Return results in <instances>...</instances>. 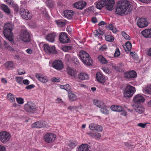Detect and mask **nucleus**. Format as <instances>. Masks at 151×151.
Here are the masks:
<instances>
[{
    "label": "nucleus",
    "mask_w": 151,
    "mask_h": 151,
    "mask_svg": "<svg viewBox=\"0 0 151 151\" xmlns=\"http://www.w3.org/2000/svg\"><path fill=\"white\" fill-rule=\"evenodd\" d=\"M125 51L128 52L132 48V44L130 42H128L126 43L125 47H124Z\"/></svg>",
    "instance_id": "obj_31"
},
{
    "label": "nucleus",
    "mask_w": 151,
    "mask_h": 151,
    "mask_svg": "<svg viewBox=\"0 0 151 151\" xmlns=\"http://www.w3.org/2000/svg\"><path fill=\"white\" fill-rule=\"evenodd\" d=\"M68 96L69 99L71 101H73L76 100V96L71 92L69 91L68 92Z\"/></svg>",
    "instance_id": "obj_30"
},
{
    "label": "nucleus",
    "mask_w": 151,
    "mask_h": 151,
    "mask_svg": "<svg viewBox=\"0 0 151 151\" xmlns=\"http://www.w3.org/2000/svg\"><path fill=\"white\" fill-rule=\"evenodd\" d=\"M97 47L99 48V49L100 51H104L107 48V46L106 45H104L101 46L100 44H98Z\"/></svg>",
    "instance_id": "obj_35"
},
{
    "label": "nucleus",
    "mask_w": 151,
    "mask_h": 151,
    "mask_svg": "<svg viewBox=\"0 0 151 151\" xmlns=\"http://www.w3.org/2000/svg\"><path fill=\"white\" fill-rule=\"evenodd\" d=\"M7 99L11 102H14L15 101V97L11 93H8L7 95Z\"/></svg>",
    "instance_id": "obj_33"
},
{
    "label": "nucleus",
    "mask_w": 151,
    "mask_h": 151,
    "mask_svg": "<svg viewBox=\"0 0 151 151\" xmlns=\"http://www.w3.org/2000/svg\"><path fill=\"white\" fill-rule=\"evenodd\" d=\"M29 83V81L27 79L24 80L22 81V84L23 83L26 85H28Z\"/></svg>",
    "instance_id": "obj_58"
},
{
    "label": "nucleus",
    "mask_w": 151,
    "mask_h": 151,
    "mask_svg": "<svg viewBox=\"0 0 151 151\" xmlns=\"http://www.w3.org/2000/svg\"><path fill=\"white\" fill-rule=\"evenodd\" d=\"M20 38L24 42H29L30 40V37L29 33L26 30H22L20 35Z\"/></svg>",
    "instance_id": "obj_7"
},
{
    "label": "nucleus",
    "mask_w": 151,
    "mask_h": 151,
    "mask_svg": "<svg viewBox=\"0 0 151 151\" xmlns=\"http://www.w3.org/2000/svg\"><path fill=\"white\" fill-rule=\"evenodd\" d=\"M103 130V128L102 127L98 125H96L95 127V130L98 132H101Z\"/></svg>",
    "instance_id": "obj_50"
},
{
    "label": "nucleus",
    "mask_w": 151,
    "mask_h": 151,
    "mask_svg": "<svg viewBox=\"0 0 151 151\" xmlns=\"http://www.w3.org/2000/svg\"><path fill=\"white\" fill-rule=\"evenodd\" d=\"M25 110L27 112L34 113L36 110L35 104L31 102H28L24 107Z\"/></svg>",
    "instance_id": "obj_6"
},
{
    "label": "nucleus",
    "mask_w": 151,
    "mask_h": 151,
    "mask_svg": "<svg viewBox=\"0 0 151 151\" xmlns=\"http://www.w3.org/2000/svg\"><path fill=\"white\" fill-rule=\"evenodd\" d=\"M13 28V25L9 23H5L3 27V33L4 36L12 43L13 42V39L12 38L13 33L12 32Z\"/></svg>",
    "instance_id": "obj_3"
},
{
    "label": "nucleus",
    "mask_w": 151,
    "mask_h": 151,
    "mask_svg": "<svg viewBox=\"0 0 151 151\" xmlns=\"http://www.w3.org/2000/svg\"><path fill=\"white\" fill-rule=\"evenodd\" d=\"M98 59L100 62L103 64H106L107 63L106 59L101 55H99L98 57Z\"/></svg>",
    "instance_id": "obj_34"
},
{
    "label": "nucleus",
    "mask_w": 151,
    "mask_h": 151,
    "mask_svg": "<svg viewBox=\"0 0 151 151\" xmlns=\"http://www.w3.org/2000/svg\"><path fill=\"white\" fill-rule=\"evenodd\" d=\"M86 4L85 1H82L77 2L74 4V6L77 9H82Z\"/></svg>",
    "instance_id": "obj_17"
},
{
    "label": "nucleus",
    "mask_w": 151,
    "mask_h": 151,
    "mask_svg": "<svg viewBox=\"0 0 151 151\" xmlns=\"http://www.w3.org/2000/svg\"><path fill=\"white\" fill-rule=\"evenodd\" d=\"M79 56L80 60L85 64L88 65H91L93 61L89 55L86 52L81 50L79 52Z\"/></svg>",
    "instance_id": "obj_4"
},
{
    "label": "nucleus",
    "mask_w": 151,
    "mask_h": 151,
    "mask_svg": "<svg viewBox=\"0 0 151 151\" xmlns=\"http://www.w3.org/2000/svg\"><path fill=\"white\" fill-rule=\"evenodd\" d=\"M117 106L112 105L111 106L110 108L113 111H116Z\"/></svg>",
    "instance_id": "obj_63"
},
{
    "label": "nucleus",
    "mask_w": 151,
    "mask_h": 151,
    "mask_svg": "<svg viewBox=\"0 0 151 151\" xmlns=\"http://www.w3.org/2000/svg\"><path fill=\"white\" fill-rule=\"evenodd\" d=\"M59 79L58 78H56L55 77H53L52 78V81L53 82H58L59 81Z\"/></svg>",
    "instance_id": "obj_64"
},
{
    "label": "nucleus",
    "mask_w": 151,
    "mask_h": 151,
    "mask_svg": "<svg viewBox=\"0 0 151 151\" xmlns=\"http://www.w3.org/2000/svg\"><path fill=\"white\" fill-rule=\"evenodd\" d=\"M67 72L68 75L74 77H75L77 73L76 70L70 67L67 68Z\"/></svg>",
    "instance_id": "obj_27"
},
{
    "label": "nucleus",
    "mask_w": 151,
    "mask_h": 151,
    "mask_svg": "<svg viewBox=\"0 0 151 151\" xmlns=\"http://www.w3.org/2000/svg\"><path fill=\"white\" fill-rule=\"evenodd\" d=\"M17 82L20 84H22L23 78L21 77H17L15 78Z\"/></svg>",
    "instance_id": "obj_47"
},
{
    "label": "nucleus",
    "mask_w": 151,
    "mask_h": 151,
    "mask_svg": "<svg viewBox=\"0 0 151 151\" xmlns=\"http://www.w3.org/2000/svg\"><path fill=\"white\" fill-rule=\"evenodd\" d=\"M43 47L44 50L47 53L55 54L57 52L55 47L53 46H49L48 44H46L43 45Z\"/></svg>",
    "instance_id": "obj_9"
},
{
    "label": "nucleus",
    "mask_w": 151,
    "mask_h": 151,
    "mask_svg": "<svg viewBox=\"0 0 151 151\" xmlns=\"http://www.w3.org/2000/svg\"><path fill=\"white\" fill-rule=\"evenodd\" d=\"M41 13L44 16V17H45L46 19H48V15L47 14L45 10V8H42V9L41 11Z\"/></svg>",
    "instance_id": "obj_44"
},
{
    "label": "nucleus",
    "mask_w": 151,
    "mask_h": 151,
    "mask_svg": "<svg viewBox=\"0 0 151 151\" xmlns=\"http://www.w3.org/2000/svg\"><path fill=\"white\" fill-rule=\"evenodd\" d=\"M45 125L44 122L41 121H38L35 122L31 125L32 127V128H40L45 127Z\"/></svg>",
    "instance_id": "obj_22"
},
{
    "label": "nucleus",
    "mask_w": 151,
    "mask_h": 151,
    "mask_svg": "<svg viewBox=\"0 0 151 151\" xmlns=\"http://www.w3.org/2000/svg\"><path fill=\"white\" fill-rule=\"evenodd\" d=\"M141 34L146 38L151 37V29H146L141 32Z\"/></svg>",
    "instance_id": "obj_24"
},
{
    "label": "nucleus",
    "mask_w": 151,
    "mask_h": 151,
    "mask_svg": "<svg viewBox=\"0 0 151 151\" xmlns=\"http://www.w3.org/2000/svg\"><path fill=\"white\" fill-rule=\"evenodd\" d=\"M11 6L13 8L14 12L17 13L18 12L19 7L18 5L15 3H12Z\"/></svg>",
    "instance_id": "obj_37"
},
{
    "label": "nucleus",
    "mask_w": 151,
    "mask_h": 151,
    "mask_svg": "<svg viewBox=\"0 0 151 151\" xmlns=\"http://www.w3.org/2000/svg\"><path fill=\"white\" fill-rule=\"evenodd\" d=\"M132 9V4L127 1H120L118 2L116 13L119 15L128 14Z\"/></svg>",
    "instance_id": "obj_1"
},
{
    "label": "nucleus",
    "mask_w": 151,
    "mask_h": 151,
    "mask_svg": "<svg viewBox=\"0 0 151 151\" xmlns=\"http://www.w3.org/2000/svg\"><path fill=\"white\" fill-rule=\"evenodd\" d=\"M146 125V123H139L138 124V126L142 127V128H144Z\"/></svg>",
    "instance_id": "obj_60"
},
{
    "label": "nucleus",
    "mask_w": 151,
    "mask_h": 151,
    "mask_svg": "<svg viewBox=\"0 0 151 151\" xmlns=\"http://www.w3.org/2000/svg\"><path fill=\"white\" fill-rule=\"evenodd\" d=\"M46 4L47 6L50 7H52L53 6V3L51 0H47Z\"/></svg>",
    "instance_id": "obj_41"
},
{
    "label": "nucleus",
    "mask_w": 151,
    "mask_h": 151,
    "mask_svg": "<svg viewBox=\"0 0 151 151\" xmlns=\"http://www.w3.org/2000/svg\"><path fill=\"white\" fill-rule=\"evenodd\" d=\"M72 47L70 46H65L63 47V50L65 52L71 50Z\"/></svg>",
    "instance_id": "obj_45"
},
{
    "label": "nucleus",
    "mask_w": 151,
    "mask_h": 151,
    "mask_svg": "<svg viewBox=\"0 0 151 151\" xmlns=\"http://www.w3.org/2000/svg\"><path fill=\"white\" fill-rule=\"evenodd\" d=\"M106 40L109 42H112L114 40V37L111 36L106 35L105 37Z\"/></svg>",
    "instance_id": "obj_43"
},
{
    "label": "nucleus",
    "mask_w": 151,
    "mask_h": 151,
    "mask_svg": "<svg viewBox=\"0 0 151 151\" xmlns=\"http://www.w3.org/2000/svg\"><path fill=\"white\" fill-rule=\"evenodd\" d=\"M94 34L95 36L97 37H99V36L102 35V34L99 33V32L97 30H96L94 32Z\"/></svg>",
    "instance_id": "obj_53"
},
{
    "label": "nucleus",
    "mask_w": 151,
    "mask_h": 151,
    "mask_svg": "<svg viewBox=\"0 0 151 151\" xmlns=\"http://www.w3.org/2000/svg\"><path fill=\"white\" fill-rule=\"evenodd\" d=\"M10 138V135L9 133L6 132H0V139L1 141L4 142L5 141H8Z\"/></svg>",
    "instance_id": "obj_12"
},
{
    "label": "nucleus",
    "mask_w": 151,
    "mask_h": 151,
    "mask_svg": "<svg viewBox=\"0 0 151 151\" xmlns=\"http://www.w3.org/2000/svg\"><path fill=\"white\" fill-rule=\"evenodd\" d=\"M35 77L39 81L42 83H45L48 81L47 77L40 73H36Z\"/></svg>",
    "instance_id": "obj_16"
},
{
    "label": "nucleus",
    "mask_w": 151,
    "mask_h": 151,
    "mask_svg": "<svg viewBox=\"0 0 151 151\" xmlns=\"http://www.w3.org/2000/svg\"><path fill=\"white\" fill-rule=\"evenodd\" d=\"M102 69L103 71L106 73L109 74L110 73L109 69L107 68L104 67L102 68Z\"/></svg>",
    "instance_id": "obj_54"
},
{
    "label": "nucleus",
    "mask_w": 151,
    "mask_h": 151,
    "mask_svg": "<svg viewBox=\"0 0 151 151\" xmlns=\"http://www.w3.org/2000/svg\"><path fill=\"white\" fill-rule=\"evenodd\" d=\"M101 135L100 133L97 132L95 133L94 138L95 139H97L100 137Z\"/></svg>",
    "instance_id": "obj_56"
},
{
    "label": "nucleus",
    "mask_w": 151,
    "mask_h": 151,
    "mask_svg": "<svg viewBox=\"0 0 151 151\" xmlns=\"http://www.w3.org/2000/svg\"><path fill=\"white\" fill-rule=\"evenodd\" d=\"M5 67L8 68H10L13 67L14 64L12 62L8 61L5 64Z\"/></svg>",
    "instance_id": "obj_38"
},
{
    "label": "nucleus",
    "mask_w": 151,
    "mask_h": 151,
    "mask_svg": "<svg viewBox=\"0 0 151 151\" xmlns=\"http://www.w3.org/2000/svg\"><path fill=\"white\" fill-rule=\"evenodd\" d=\"M53 68L58 70H61L63 68V65L61 60H55L52 64Z\"/></svg>",
    "instance_id": "obj_14"
},
{
    "label": "nucleus",
    "mask_w": 151,
    "mask_h": 151,
    "mask_svg": "<svg viewBox=\"0 0 151 151\" xmlns=\"http://www.w3.org/2000/svg\"><path fill=\"white\" fill-rule=\"evenodd\" d=\"M55 36V33H51L47 35L45 38L46 40L49 42H52L54 41Z\"/></svg>",
    "instance_id": "obj_25"
},
{
    "label": "nucleus",
    "mask_w": 151,
    "mask_h": 151,
    "mask_svg": "<svg viewBox=\"0 0 151 151\" xmlns=\"http://www.w3.org/2000/svg\"><path fill=\"white\" fill-rule=\"evenodd\" d=\"M145 100L143 97L140 94H138L135 95L133 99V101L136 103H143Z\"/></svg>",
    "instance_id": "obj_15"
},
{
    "label": "nucleus",
    "mask_w": 151,
    "mask_h": 151,
    "mask_svg": "<svg viewBox=\"0 0 151 151\" xmlns=\"http://www.w3.org/2000/svg\"><path fill=\"white\" fill-rule=\"evenodd\" d=\"M135 91L136 89L134 87L130 85H128L124 92V96L127 99L131 97L132 96Z\"/></svg>",
    "instance_id": "obj_5"
},
{
    "label": "nucleus",
    "mask_w": 151,
    "mask_h": 151,
    "mask_svg": "<svg viewBox=\"0 0 151 151\" xmlns=\"http://www.w3.org/2000/svg\"><path fill=\"white\" fill-rule=\"evenodd\" d=\"M60 88L61 89H64L67 91L70 90L71 88V86L68 84L60 85Z\"/></svg>",
    "instance_id": "obj_39"
},
{
    "label": "nucleus",
    "mask_w": 151,
    "mask_h": 151,
    "mask_svg": "<svg viewBox=\"0 0 151 151\" xmlns=\"http://www.w3.org/2000/svg\"><path fill=\"white\" fill-rule=\"evenodd\" d=\"M0 7L6 14L8 15L11 14V10L6 5L4 4H2Z\"/></svg>",
    "instance_id": "obj_23"
},
{
    "label": "nucleus",
    "mask_w": 151,
    "mask_h": 151,
    "mask_svg": "<svg viewBox=\"0 0 151 151\" xmlns=\"http://www.w3.org/2000/svg\"><path fill=\"white\" fill-rule=\"evenodd\" d=\"M137 24L139 27L143 28L148 25V22L146 19L140 18L137 21Z\"/></svg>",
    "instance_id": "obj_10"
},
{
    "label": "nucleus",
    "mask_w": 151,
    "mask_h": 151,
    "mask_svg": "<svg viewBox=\"0 0 151 151\" xmlns=\"http://www.w3.org/2000/svg\"><path fill=\"white\" fill-rule=\"evenodd\" d=\"M26 52L28 54H31L33 53V50L30 48L27 49L26 50Z\"/></svg>",
    "instance_id": "obj_61"
},
{
    "label": "nucleus",
    "mask_w": 151,
    "mask_h": 151,
    "mask_svg": "<svg viewBox=\"0 0 151 151\" xmlns=\"http://www.w3.org/2000/svg\"><path fill=\"white\" fill-rule=\"evenodd\" d=\"M114 4V0H99L97 2L95 3L97 9H101L105 6L106 9L109 11L113 10Z\"/></svg>",
    "instance_id": "obj_2"
},
{
    "label": "nucleus",
    "mask_w": 151,
    "mask_h": 151,
    "mask_svg": "<svg viewBox=\"0 0 151 151\" xmlns=\"http://www.w3.org/2000/svg\"><path fill=\"white\" fill-rule=\"evenodd\" d=\"M18 74L19 75H21L25 73L24 71L22 69H19L18 70Z\"/></svg>",
    "instance_id": "obj_59"
},
{
    "label": "nucleus",
    "mask_w": 151,
    "mask_h": 151,
    "mask_svg": "<svg viewBox=\"0 0 151 151\" xmlns=\"http://www.w3.org/2000/svg\"><path fill=\"white\" fill-rule=\"evenodd\" d=\"M137 76L136 72L133 70L127 72L124 74V77L127 78H131L135 77Z\"/></svg>",
    "instance_id": "obj_18"
},
{
    "label": "nucleus",
    "mask_w": 151,
    "mask_h": 151,
    "mask_svg": "<svg viewBox=\"0 0 151 151\" xmlns=\"http://www.w3.org/2000/svg\"><path fill=\"white\" fill-rule=\"evenodd\" d=\"M133 107L136 112L139 114H143L145 111L144 108L141 105H133Z\"/></svg>",
    "instance_id": "obj_19"
},
{
    "label": "nucleus",
    "mask_w": 151,
    "mask_h": 151,
    "mask_svg": "<svg viewBox=\"0 0 151 151\" xmlns=\"http://www.w3.org/2000/svg\"><path fill=\"white\" fill-rule=\"evenodd\" d=\"M68 146L72 148H74L77 146L76 142H70L68 144Z\"/></svg>",
    "instance_id": "obj_46"
},
{
    "label": "nucleus",
    "mask_w": 151,
    "mask_h": 151,
    "mask_svg": "<svg viewBox=\"0 0 151 151\" xmlns=\"http://www.w3.org/2000/svg\"><path fill=\"white\" fill-rule=\"evenodd\" d=\"M60 42L63 43H67L69 42V39L67 34L66 33H61L59 35Z\"/></svg>",
    "instance_id": "obj_11"
},
{
    "label": "nucleus",
    "mask_w": 151,
    "mask_h": 151,
    "mask_svg": "<svg viewBox=\"0 0 151 151\" xmlns=\"http://www.w3.org/2000/svg\"><path fill=\"white\" fill-rule=\"evenodd\" d=\"M120 54L119 50L118 48L117 49L114 53L115 57H118Z\"/></svg>",
    "instance_id": "obj_52"
},
{
    "label": "nucleus",
    "mask_w": 151,
    "mask_h": 151,
    "mask_svg": "<svg viewBox=\"0 0 151 151\" xmlns=\"http://www.w3.org/2000/svg\"><path fill=\"white\" fill-rule=\"evenodd\" d=\"M20 13L21 17L24 19H29L32 17V14L28 10L24 8L20 9Z\"/></svg>",
    "instance_id": "obj_8"
},
{
    "label": "nucleus",
    "mask_w": 151,
    "mask_h": 151,
    "mask_svg": "<svg viewBox=\"0 0 151 151\" xmlns=\"http://www.w3.org/2000/svg\"><path fill=\"white\" fill-rule=\"evenodd\" d=\"M93 103L97 106L101 108L104 107L105 104L103 102L100 100H96L93 101Z\"/></svg>",
    "instance_id": "obj_28"
},
{
    "label": "nucleus",
    "mask_w": 151,
    "mask_h": 151,
    "mask_svg": "<svg viewBox=\"0 0 151 151\" xmlns=\"http://www.w3.org/2000/svg\"><path fill=\"white\" fill-rule=\"evenodd\" d=\"M96 124L93 123L90 124L89 125V128L91 130H95Z\"/></svg>",
    "instance_id": "obj_49"
},
{
    "label": "nucleus",
    "mask_w": 151,
    "mask_h": 151,
    "mask_svg": "<svg viewBox=\"0 0 151 151\" xmlns=\"http://www.w3.org/2000/svg\"><path fill=\"white\" fill-rule=\"evenodd\" d=\"M78 77L79 79L82 81L88 80L89 78L88 75L84 72L79 73Z\"/></svg>",
    "instance_id": "obj_21"
},
{
    "label": "nucleus",
    "mask_w": 151,
    "mask_h": 151,
    "mask_svg": "<svg viewBox=\"0 0 151 151\" xmlns=\"http://www.w3.org/2000/svg\"><path fill=\"white\" fill-rule=\"evenodd\" d=\"M141 2L146 4L149 3L151 1V0H139Z\"/></svg>",
    "instance_id": "obj_62"
},
{
    "label": "nucleus",
    "mask_w": 151,
    "mask_h": 151,
    "mask_svg": "<svg viewBox=\"0 0 151 151\" xmlns=\"http://www.w3.org/2000/svg\"><path fill=\"white\" fill-rule=\"evenodd\" d=\"M122 36L124 37V38L126 40H129L130 39V37L127 35V34H126V33L124 32H122Z\"/></svg>",
    "instance_id": "obj_48"
},
{
    "label": "nucleus",
    "mask_w": 151,
    "mask_h": 151,
    "mask_svg": "<svg viewBox=\"0 0 151 151\" xmlns=\"http://www.w3.org/2000/svg\"><path fill=\"white\" fill-rule=\"evenodd\" d=\"M116 111L120 112L123 110V108L120 106H117Z\"/></svg>",
    "instance_id": "obj_55"
},
{
    "label": "nucleus",
    "mask_w": 151,
    "mask_h": 151,
    "mask_svg": "<svg viewBox=\"0 0 151 151\" xmlns=\"http://www.w3.org/2000/svg\"><path fill=\"white\" fill-rule=\"evenodd\" d=\"M108 109H109V108L107 107L105 105L104 107L101 108L100 109L101 112L103 114H109V111Z\"/></svg>",
    "instance_id": "obj_32"
},
{
    "label": "nucleus",
    "mask_w": 151,
    "mask_h": 151,
    "mask_svg": "<svg viewBox=\"0 0 151 151\" xmlns=\"http://www.w3.org/2000/svg\"><path fill=\"white\" fill-rule=\"evenodd\" d=\"M143 89L148 94H151V84L147 85Z\"/></svg>",
    "instance_id": "obj_40"
},
{
    "label": "nucleus",
    "mask_w": 151,
    "mask_h": 151,
    "mask_svg": "<svg viewBox=\"0 0 151 151\" xmlns=\"http://www.w3.org/2000/svg\"><path fill=\"white\" fill-rule=\"evenodd\" d=\"M35 87V85L33 84H31L29 85V86H26L25 88L27 89H31L32 88H33Z\"/></svg>",
    "instance_id": "obj_57"
},
{
    "label": "nucleus",
    "mask_w": 151,
    "mask_h": 151,
    "mask_svg": "<svg viewBox=\"0 0 151 151\" xmlns=\"http://www.w3.org/2000/svg\"><path fill=\"white\" fill-rule=\"evenodd\" d=\"M96 78L98 82L102 83H104L106 81L105 77L101 72H98L96 73Z\"/></svg>",
    "instance_id": "obj_20"
},
{
    "label": "nucleus",
    "mask_w": 151,
    "mask_h": 151,
    "mask_svg": "<svg viewBox=\"0 0 151 151\" xmlns=\"http://www.w3.org/2000/svg\"><path fill=\"white\" fill-rule=\"evenodd\" d=\"M64 16L68 19H70L73 15V11L70 10H66L65 11L63 12Z\"/></svg>",
    "instance_id": "obj_26"
},
{
    "label": "nucleus",
    "mask_w": 151,
    "mask_h": 151,
    "mask_svg": "<svg viewBox=\"0 0 151 151\" xmlns=\"http://www.w3.org/2000/svg\"><path fill=\"white\" fill-rule=\"evenodd\" d=\"M16 101L18 103L21 104H22L24 103V100L22 98L19 97L17 98Z\"/></svg>",
    "instance_id": "obj_51"
},
{
    "label": "nucleus",
    "mask_w": 151,
    "mask_h": 151,
    "mask_svg": "<svg viewBox=\"0 0 151 151\" xmlns=\"http://www.w3.org/2000/svg\"><path fill=\"white\" fill-rule=\"evenodd\" d=\"M59 27H62L65 25L66 23L61 20H58L56 21Z\"/></svg>",
    "instance_id": "obj_42"
},
{
    "label": "nucleus",
    "mask_w": 151,
    "mask_h": 151,
    "mask_svg": "<svg viewBox=\"0 0 151 151\" xmlns=\"http://www.w3.org/2000/svg\"><path fill=\"white\" fill-rule=\"evenodd\" d=\"M56 137V136L54 134L49 133L45 135L44 139L45 142H52L55 140Z\"/></svg>",
    "instance_id": "obj_13"
},
{
    "label": "nucleus",
    "mask_w": 151,
    "mask_h": 151,
    "mask_svg": "<svg viewBox=\"0 0 151 151\" xmlns=\"http://www.w3.org/2000/svg\"><path fill=\"white\" fill-rule=\"evenodd\" d=\"M3 45L6 49L9 50H13V49L10 46L8 43L5 41H4Z\"/></svg>",
    "instance_id": "obj_36"
},
{
    "label": "nucleus",
    "mask_w": 151,
    "mask_h": 151,
    "mask_svg": "<svg viewBox=\"0 0 151 151\" xmlns=\"http://www.w3.org/2000/svg\"><path fill=\"white\" fill-rule=\"evenodd\" d=\"M87 145H82L80 146L78 148V151H90L89 150Z\"/></svg>",
    "instance_id": "obj_29"
}]
</instances>
